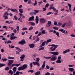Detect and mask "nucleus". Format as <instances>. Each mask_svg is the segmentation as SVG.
Here are the masks:
<instances>
[{
	"mask_svg": "<svg viewBox=\"0 0 75 75\" xmlns=\"http://www.w3.org/2000/svg\"><path fill=\"white\" fill-rule=\"evenodd\" d=\"M27 64H23L22 66L21 67H19L18 68V70L19 71H20V70H24V69H27Z\"/></svg>",
	"mask_w": 75,
	"mask_h": 75,
	"instance_id": "1",
	"label": "nucleus"
},
{
	"mask_svg": "<svg viewBox=\"0 0 75 75\" xmlns=\"http://www.w3.org/2000/svg\"><path fill=\"white\" fill-rule=\"evenodd\" d=\"M36 61L37 62H33V64L34 65H37L38 66H40V64H39V61H40V59L38 58H36Z\"/></svg>",
	"mask_w": 75,
	"mask_h": 75,
	"instance_id": "2",
	"label": "nucleus"
},
{
	"mask_svg": "<svg viewBox=\"0 0 75 75\" xmlns=\"http://www.w3.org/2000/svg\"><path fill=\"white\" fill-rule=\"evenodd\" d=\"M53 9L54 11H55L56 13H58V10H56V8L53 6H50L49 8V10Z\"/></svg>",
	"mask_w": 75,
	"mask_h": 75,
	"instance_id": "3",
	"label": "nucleus"
},
{
	"mask_svg": "<svg viewBox=\"0 0 75 75\" xmlns=\"http://www.w3.org/2000/svg\"><path fill=\"white\" fill-rule=\"evenodd\" d=\"M57 59V57L56 56H54L52 57L50 59V61H56Z\"/></svg>",
	"mask_w": 75,
	"mask_h": 75,
	"instance_id": "4",
	"label": "nucleus"
},
{
	"mask_svg": "<svg viewBox=\"0 0 75 75\" xmlns=\"http://www.w3.org/2000/svg\"><path fill=\"white\" fill-rule=\"evenodd\" d=\"M8 65H11V64L13 63V61H14L13 60H8Z\"/></svg>",
	"mask_w": 75,
	"mask_h": 75,
	"instance_id": "5",
	"label": "nucleus"
},
{
	"mask_svg": "<svg viewBox=\"0 0 75 75\" xmlns=\"http://www.w3.org/2000/svg\"><path fill=\"white\" fill-rule=\"evenodd\" d=\"M34 16H33L29 18L28 21H34Z\"/></svg>",
	"mask_w": 75,
	"mask_h": 75,
	"instance_id": "6",
	"label": "nucleus"
},
{
	"mask_svg": "<svg viewBox=\"0 0 75 75\" xmlns=\"http://www.w3.org/2000/svg\"><path fill=\"white\" fill-rule=\"evenodd\" d=\"M40 21L42 23H45L46 20L44 18H41L40 20Z\"/></svg>",
	"mask_w": 75,
	"mask_h": 75,
	"instance_id": "7",
	"label": "nucleus"
},
{
	"mask_svg": "<svg viewBox=\"0 0 75 75\" xmlns=\"http://www.w3.org/2000/svg\"><path fill=\"white\" fill-rule=\"evenodd\" d=\"M54 34H56V35H57L58 37H59V32H56L55 30H54L53 31Z\"/></svg>",
	"mask_w": 75,
	"mask_h": 75,
	"instance_id": "8",
	"label": "nucleus"
},
{
	"mask_svg": "<svg viewBox=\"0 0 75 75\" xmlns=\"http://www.w3.org/2000/svg\"><path fill=\"white\" fill-rule=\"evenodd\" d=\"M18 43L19 44H21L22 45H23V44L25 43V40H21V41L19 42Z\"/></svg>",
	"mask_w": 75,
	"mask_h": 75,
	"instance_id": "9",
	"label": "nucleus"
},
{
	"mask_svg": "<svg viewBox=\"0 0 75 75\" xmlns=\"http://www.w3.org/2000/svg\"><path fill=\"white\" fill-rule=\"evenodd\" d=\"M52 54L54 55H59V52H53Z\"/></svg>",
	"mask_w": 75,
	"mask_h": 75,
	"instance_id": "10",
	"label": "nucleus"
},
{
	"mask_svg": "<svg viewBox=\"0 0 75 75\" xmlns=\"http://www.w3.org/2000/svg\"><path fill=\"white\" fill-rule=\"evenodd\" d=\"M47 42V41H45L43 42L42 44L39 47L40 48H41V47H42L44 46H45V43Z\"/></svg>",
	"mask_w": 75,
	"mask_h": 75,
	"instance_id": "11",
	"label": "nucleus"
},
{
	"mask_svg": "<svg viewBox=\"0 0 75 75\" xmlns=\"http://www.w3.org/2000/svg\"><path fill=\"white\" fill-rule=\"evenodd\" d=\"M70 50L69 49H68L67 50H66L63 52V54H65V53H67L68 52H70Z\"/></svg>",
	"mask_w": 75,
	"mask_h": 75,
	"instance_id": "12",
	"label": "nucleus"
},
{
	"mask_svg": "<svg viewBox=\"0 0 75 75\" xmlns=\"http://www.w3.org/2000/svg\"><path fill=\"white\" fill-rule=\"evenodd\" d=\"M35 45L34 44H32L29 45V47L31 48H33L34 47Z\"/></svg>",
	"mask_w": 75,
	"mask_h": 75,
	"instance_id": "13",
	"label": "nucleus"
},
{
	"mask_svg": "<svg viewBox=\"0 0 75 75\" xmlns=\"http://www.w3.org/2000/svg\"><path fill=\"white\" fill-rule=\"evenodd\" d=\"M4 42L5 44H11V43H12V42L10 40H9L7 42L6 41H4Z\"/></svg>",
	"mask_w": 75,
	"mask_h": 75,
	"instance_id": "14",
	"label": "nucleus"
},
{
	"mask_svg": "<svg viewBox=\"0 0 75 75\" xmlns=\"http://www.w3.org/2000/svg\"><path fill=\"white\" fill-rule=\"evenodd\" d=\"M36 23L37 24L38 23V21H39V19H38V17L36 16L35 18Z\"/></svg>",
	"mask_w": 75,
	"mask_h": 75,
	"instance_id": "15",
	"label": "nucleus"
},
{
	"mask_svg": "<svg viewBox=\"0 0 75 75\" xmlns=\"http://www.w3.org/2000/svg\"><path fill=\"white\" fill-rule=\"evenodd\" d=\"M10 10L11 11H13V12H15V11H16V13H17V12H18V11L16 9H14L13 8H11L10 9Z\"/></svg>",
	"mask_w": 75,
	"mask_h": 75,
	"instance_id": "16",
	"label": "nucleus"
},
{
	"mask_svg": "<svg viewBox=\"0 0 75 75\" xmlns=\"http://www.w3.org/2000/svg\"><path fill=\"white\" fill-rule=\"evenodd\" d=\"M51 23L52 22L51 21H48V23H47V24L48 25H49L47 26V27H50L51 25Z\"/></svg>",
	"mask_w": 75,
	"mask_h": 75,
	"instance_id": "17",
	"label": "nucleus"
},
{
	"mask_svg": "<svg viewBox=\"0 0 75 75\" xmlns=\"http://www.w3.org/2000/svg\"><path fill=\"white\" fill-rule=\"evenodd\" d=\"M17 38L16 36H11L10 40H13L16 39V38Z\"/></svg>",
	"mask_w": 75,
	"mask_h": 75,
	"instance_id": "18",
	"label": "nucleus"
},
{
	"mask_svg": "<svg viewBox=\"0 0 75 75\" xmlns=\"http://www.w3.org/2000/svg\"><path fill=\"white\" fill-rule=\"evenodd\" d=\"M51 46H52V47H54V48L55 49H56L57 48V47H58L59 45L52 44V45Z\"/></svg>",
	"mask_w": 75,
	"mask_h": 75,
	"instance_id": "19",
	"label": "nucleus"
},
{
	"mask_svg": "<svg viewBox=\"0 0 75 75\" xmlns=\"http://www.w3.org/2000/svg\"><path fill=\"white\" fill-rule=\"evenodd\" d=\"M34 74L35 75H40L41 74V71H37L36 72L34 73Z\"/></svg>",
	"mask_w": 75,
	"mask_h": 75,
	"instance_id": "20",
	"label": "nucleus"
},
{
	"mask_svg": "<svg viewBox=\"0 0 75 75\" xmlns=\"http://www.w3.org/2000/svg\"><path fill=\"white\" fill-rule=\"evenodd\" d=\"M68 69L69 70V71H70L71 72H73L75 69L73 68H69Z\"/></svg>",
	"mask_w": 75,
	"mask_h": 75,
	"instance_id": "21",
	"label": "nucleus"
},
{
	"mask_svg": "<svg viewBox=\"0 0 75 75\" xmlns=\"http://www.w3.org/2000/svg\"><path fill=\"white\" fill-rule=\"evenodd\" d=\"M29 24H30L31 25H32V26H34L35 25V24L34 22H29Z\"/></svg>",
	"mask_w": 75,
	"mask_h": 75,
	"instance_id": "22",
	"label": "nucleus"
},
{
	"mask_svg": "<svg viewBox=\"0 0 75 75\" xmlns=\"http://www.w3.org/2000/svg\"><path fill=\"white\" fill-rule=\"evenodd\" d=\"M25 55L22 54L21 55V57H20V59H24V58H25Z\"/></svg>",
	"mask_w": 75,
	"mask_h": 75,
	"instance_id": "23",
	"label": "nucleus"
},
{
	"mask_svg": "<svg viewBox=\"0 0 75 75\" xmlns=\"http://www.w3.org/2000/svg\"><path fill=\"white\" fill-rule=\"evenodd\" d=\"M6 15H7V16H8L9 15V14L8 13H7L6 12H5L3 14V17L4 16H6Z\"/></svg>",
	"mask_w": 75,
	"mask_h": 75,
	"instance_id": "24",
	"label": "nucleus"
},
{
	"mask_svg": "<svg viewBox=\"0 0 75 75\" xmlns=\"http://www.w3.org/2000/svg\"><path fill=\"white\" fill-rule=\"evenodd\" d=\"M56 62L57 64H61V61L60 60H57L56 61Z\"/></svg>",
	"mask_w": 75,
	"mask_h": 75,
	"instance_id": "25",
	"label": "nucleus"
},
{
	"mask_svg": "<svg viewBox=\"0 0 75 75\" xmlns=\"http://www.w3.org/2000/svg\"><path fill=\"white\" fill-rule=\"evenodd\" d=\"M14 74H15V72H16V67H14L13 68Z\"/></svg>",
	"mask_w": 75,
	"mask_h": 75,
	"instance_id": "26",
	"label": "nucleus"
},
{
	"mask_svg": "<svg viewBox=\"0 0 75 75\" xmlns=\"http://www.w3.org/2000/svg\"><path fill=\"white\" fill-rule=\"evenodd\" d=\"M36 13L35 12H31L30 13V15H31L32 16H34V15H35L36 14Z\"/></svg>",
	"mask_w": 75,
	"mask_h": 75,
	"instance_id": "27",
	"label": "nucleus"
},
{
	"mask_svg": "<svg viewBox=\"0 0 75 75\" xmlns=\"http://www.w3.org/2000/svg\"><path fill=\"white\" fill-rule=\"evenodd\" d=\"M36 57H37V55L36 54H34L32 56V58L34 59V58H35Z\"/></svg>",
	"mask_w": 75,
	"mask_h": 75,
	"instance_id": "28",
	"label": "nucleus"
},
{
	"mask_svg": "<svg viewBox=\"0 0 75 75\" xmlns=\"http://www.w3.org/2000/svg\"><path fill=\"white\" fill-rule=\"evenodd\" d=\"M19 11L21 13H24V11H23V9H19Z\"/></svg>",
	"mask_w": 75,
	"mask_h": 75,
	"instance_id": "29",
	"label": "nucleus"
},
{
	"mask_svg": "<svg viewBox=\"0 0 75 75\" xmlns=\"http://www.w3.org/2000/svg\"><path fill=\"white\" fill-rule=\"evenodd\" d=\"M6 65L5 64H0V68H1V67H4V66H5Z\"/></svg>",
	"mask_w": 75,
	"mask_h": 75,
	"instance_id": "30",
	"label": "nucleus"
},
{
	"mask_svg": "<svg viewBox=\"0 0 75 75\" xmlns=\"http://www.w3.org/2000/svg\"><path fill=\"white\" fill-rule=\"evenodd\" d=\"M8 73H9V74H11V75H12L13 74V71H12V70H10L8 72Z\"/></svg>",
	"mask_w": 75,
	"mask_h": 75,
	"instance_id": "31",
	"label": "nucleus"
},
{
	"mask_svg": "<svg viewBox=\"0 0 75 75\" xmlns=\"http://www.w3.org/2000/svg\"><path fill=\"white\" fill-rule=\"evenodd\" d=\"M58 25L59 27H60V26H61L62 25V23L59 22L58 23Z\"/></svg>",
	"mask_w": 75,
	"mask_h": 75,
	"instance_id": "32",
	"label": "nucleus"
},
{
	"mask_svg": "<svg viewBox=\"0 0 75 75\" xmlns=\"http://www.w3.org/2000/svg\"><path fill=\"white\" fill-rule=\"evenodd\" d=\"M20 71H16V74H13V75H18L19 74H20Z\"/></svg>",
	"mask_w": 75,
	"mask_h": 75,
	"instance_id": "33",
	"label": "nucleus"
},
{
	"mask_svg": "<svg viewBox=\"0 0 75 75\" xmlns=\"http://www.w3.org/2000/svg\"><path fill=\"white\" fill-rule=\"evenodd\" d=\"M16 29L17 30V31H19V30H20V27L19 26L17 25L16 26Z\"/></svg>",
	"mask_w": 75,
	"mask_h": 75,
	"instance_id": "34",
	"label": "nucleus"
},
{
	"mask_svg": "<svg viewBox=\"0 0 75 75\" xmlns=\"http://www.w3.org/2000/svg\"><path fill=\"white\" fill-rule=\"evenodd\" d=\"M28 72H31V73H33V72H34V70H30L28 71Z\"/></svg>",
	"mask_w": 75,
	"mask_h": 75,
	"instance_id": "35",
	"label": "nucleus"
},
{
	"mask_svg": "<svg viewBox=\"0 0 75 75\" xmlns=\"http://www.w3.org/2000/svg\"><path fill=\"white\" fill-rule=\"evenodd\" d=\"M4 17V18L5 20H7L8 19V18L7 16H3Z\"/></svg>",
	"mask_w": 75,
	"mask_h": 75,
	"instance_id": "36",
	"label": "nucleus"
},
{
	"mask_svg": "<svg viewBox=\"0 0 75 75\" xmlns=\"http://www.w3.org/2000/svg\"><path fill=\"white\" fill-rule=\"evenodd\" d=\"M41 33L42 34H45V30H43L41 31Z\"/></svg>",
	"mask_w": 75,
	"mask_h": 75,
	"instance_id": "37",
	"label": "nucleus"
},
{
	"mask_svg": "<svg viewBox=\"0 0 75 75\" xmlns=\"http://www.w3.org/2000/svg\"><path fill=\"white\" fill-rule=\"evenodd\" d=\"M52 41V39H48L47 40V41L49 43L51 42Z\"/></svg>",
	"mask_w": 75,
	"mask_h": 75,
	"instance_id": "38",
	"label": "nucleus"
},
{
	"mask_svg": "<svg viewBox=\"0 0 75 75\" xmlns=\"http://www.w3.org/2000/svg\"><path fill=\"white\" fill-rule=\"evenodd\" d=\"M54 25H57V22L56 21H55L54 23Z\"/></svg>",
	"mask_w": 75,
	"mask_h": 75,
	"instance_id": "39",
	"label": "nucleus"
},
{
	"mask_svg": "<svg viewBox=\"0 0 75 75\" xmlns=\"http://www.w3.org/2000/svg\"><path fill=\"white\" fill-rule=\"evenodd\" d=\"M66 25V23H65L64 24H63L62 26H61V27L62 28H64V27L65 26V25Z\"/></svg>",
	"mask_w": 75,
	"mask_h": 75,
	"instance_id": "40",
	"label": "nucleus"
},
{
	"mask_svg": "<svg viewBox=\"0 0 75 75\" xmlns=\"http://www.w3.org/2000/svg\"><path fill=\"white\" fill-rule=\"evenodd\" d=\"M27 30V28H23L22 29V30L24 31L25 30Z\"/></svg>",
	"mask_w": 75,
	"mask_h": 75,
	"instance_id": "41",
	"label": "nucleus"
},
{
	"mask_svg": "<svg viewBox=\"0 0 75 75\" xmlns=\"http://www.w3.org/2000/svg\"><path fill=\"white\" fill-rule=\"evenodd\" d=\"M41 35V33L39 32L38 34L36 36V37H39V36H40Z\"/></svg>",
	"mask_w": 75,
	"mask_h": 75,
	"instance_id": "42",
	"label": "nucleus"
},
{
	"mask_svg": "<svg viewBox=\"0 0 75 75\" xmlns=\"http://www.w3.org/2000/svg\"><path fill=\"white\" fill-rule=\"evenodd\" d=\"M2 60L3 61V62H4V61H7V59L6 58H2Z\"/></svg>",
	"mask_w": 75,
	"mask_h": 75,
	"instance_id": "43",
	"label": "nucleus"
},
{
	"mask_svg": "<svg viewBox=\"0 0 75 75\" xmlns=\"http://www.w3.org/2000/svg\"><path fill=\"white\" fill-rule=\"evenodd\" d=\"M44 50V47H42L41 48L39 49V50L41 51V50Z\"/></svg>",
	"mask_w": 75,
	"mask_h": 75,
	"instance_id": "44",
	"label": "nucleus"
},
{
	"mask_svg": "<svg viewBox=\"0 0 75 75\" xmlns=\"http://www.w3.org/2000/svg\"><path fill=\"white\" fill-rule=\"evenodd\" d=\"M37 38L36 40V42H38V41H40V38L38 37H36Z\"/></svg>",
	"mask_w": 75,
	"mask_h": 75,
	"instance_id": "45",
	"label": "nucleus"
},
{
	"mask_svg": "<svg viewBox=\"0 0 75 75\" xmlns=\"http://www.w3.org/2000/svg\"><path fill=\"white\" fill-rule=\"evenodd\" d=\"M42 3H43V2L42 1L39 2H38V3L39 4L38 5L39 6H41V4H42Z\"/></svg>",
	"mask_w": 75,
	"mask_h": 75,
	"instance_id": "46",
	"label": "nucleus"
},
{
	"mask_svg": "<svg viewBox=\"0 0 75 75\" xmlns=\"http://www.w3.org/2000/svg\"><path fill=\"white\" fill-rule=\"evenodd\" d=\"M48 6H49V4L48 3H47L46 4V5L45 6V7L46 8H48Z\"/></svg>",
	"mask_w": 75,
	"mask_h": 75,
	"instance_id": "47",
	"label": "nucleus"
},
{
	"mask_svg": "<svg viewBox=\"0 0 75 75\" xmlns=\"http://www.w3.org/2000/svg\"><path fill=\"white\" fill-rule=\"evenodd\" d=\"M8 59H14V58L13 57H8Z\"/></svg>",
	"mask_w": 75,
	"mask_h": 75,
	"instance_id": "48",
	"label": "nucleus"
},
{
	"mask_svg": "<svg viewBox=\"0 0 75 75\" xmlns=\"http://www.w3.org/2000/svg\"><path fill=\"white\" fill-rule=\"evenodd\" d=\"M9 67H6L5 69V71H8V70H9Z\"/></svg>",
	"mask_w": 75,
	"mask_h": 75,
	"instance_id": "49",
	"label": "nucleus"
},
{
	"mask_svg": "<svg viewBox=\"0 0 75 75\" xmlns=\"http://www.w3.org/2000/svg\"><path fill=\"white\" fill-rule=\"evenodd\" d=\"M53 28L56 30H58V28L57 27H54Z\"/></svg>",
	"mask_w": 75,
	"mask_h": 75,
	"instance_id": "50",
	"label": "nucleus"
},
{
	"mask_svg": "<svg viewBox=\"0 0 75 75\" xmlns=\"http://www.w3.org/2000/svg\"><path fill=\"white\" fill-rule=\"evenodd\" d=\"M13 17L16 20H17V19H18V18L16 16H14Z\"/></svg>",
	"mask_w": 75,
	"mask_h": 75,
	"instance_id": "51",
	"label": "nucleus"
},
{
	"mask_svg": "<svg viewBox=\"0 0 75 75\" xmlns=\"http://www.w3.org/2000/svg\"><path fill=\"white\" fill-rule=\"evenodd\" d=\"M53 14V13H52V12H49L48 13H47L46 14V15H50V14Z\"/></svg>",
	"mask_w": 75,
	"mask_h": 75,
	"instance_id": "52",
	"label": "nucleus"
},
{
	"mask_svg": "<svg viewBox=\"0 0 75 75\" xmlns=\"http://www.w3.org/2000/svg\"><path fill=\"white\" fill-rule=\"evenodd\" d=\"M34 11H35V13H39V10H34Z\"/></svg>",
	"mask_w": 75,
	"mask_h": 75,
	"instance_id": "53",
	"label": "nucleus"
},
{
	"mask_svg": "<svg viewBox=\"0 0 75 75\" xmlns=\"http://www.w3.org/2000/svg\"><path fill=\"white\" fill-rule=\"evenodd\" d=\"M67 4L69 6V8H71V7H72L71 4Z\"/></svg>",
	"mask_w": 75,
	"mask_h": 75,
	"instance_id": "54",
	"label": "nucleus"
},
{
	"mask_svg": "<svg viewBox=\"0 0 75 75\" xmlns=\"http://www.w3.org/2000/svg\"><path fill=\"white\" fill-rule=\"evenodd\" d=\"M33 29V27L31 26L29 28V30H32Z\"/></svg>",
	"mask_w": 75,
	"mask_h": 75,
	"instance_id": "55",
	"label": "nucleus"
},
{
	"mask_svg": "<svg viewBox=\"0 0 75 75\" xmlns=\"http://www.w3.org/2000/svg\"><path fill=\"white\" fill-rule=\"evenodd\" d=\"M62 33H63L64 34H65V30H64L63 29H62Z\"/></svg>",
	"mask_w": 75,
	"mask_h": 75,
	"instance_id": "56",
	"label": "nucleus"
},
{
	"mask_svg": "<svg viewBox=\"0 0 75 75\" xmlns=\"http://www.w3.org/2000/svg\"><path fill=\"white\" fill-rule=\"evenodd\" d=\"M37 4V1L35 0V3L34 4V6H36Z\"/></svg>",
	"mask_w": 75,
	"mask_h": 75,
	"instance_id": "57",
	"label": "nucleus"
},
{
	"mask_svg": "<svg viewBox=\"0 0 75 75\" xmlns=\"http://www.w3.org/2000/svg\"><path fill=\"white\" fill-rule=\"evenodd\" d=\"M30 69H32V68L33 67V63H31L30 64Z\"/></svg>",
	"mask_w": 75,
	"mask_h": 75,
	"instance_id": "58",
	"label": "nucleus"
},
{
	"mask_svg": "<svg viewBox=\"0 0 75 75\" xmlns=\"http://www.w3.org/2000/svg\"><path fill=\"white\" fill-rule=\"evenodd\" d=\"M42 10L43 11H46V8L45 7V8H42Z\"/></svg>",
	"mask_w": 75,
	"mask_h": 75,
	"instance_id": "59",
	"label": "nucleus"
},
{
	"mask_svg": "<svg viewBox=\"0 0 75 75\" xmlns=\"http://www.w3.org/2000/svg\"><path fill=\"white\" fill-rule=\"evenodd\" d=\"M74 66V64L69 65V67H73Z\"/></svg>",
	"mask_w": 75,
	"mask_h": 75,
	"instance_id": "60",
	"label": "nucleus"
},
{
	"mask_svg": "<svg viewBox=\"0 0 75 75\" xmlns=\"http://www.w3.org/2000/svg\"><path fill=\"white\" fill-rule=\"evenodd\" d=\"M45 68V65L43 64L42 66V69H44Z\"/></svg>",
	"mask_w": 75,
	"mask_h": 75,
	"instance_id": "61",
	"label": "nucleus"
},
{
	"mask_svg": "<svg viewBox=\"0 0 75 75\" xmlns=\"http://www.w3.org/2000/svg\"><path fill=\"white\" fill-rule=\"evenodd\" d=\"M13 32L14 33H17V30L16 29H14L13 30Z\"/></svg>",
	"mask_w": 75,
	"mask_h": 75,
	"instance_id": "62",
	"label": "nucleus"
},
{
	"mask_svg": "<svg viewBox=\"0 0 75 75\" xmlns=\"http://www.w3.org/2000/svg\"><path fill=\"white\" fill-rule=\"evenodd\" d=\"M45 75H50V73L49 72H47L46 73V74H45Z\"/></svg>",
	"mask_w": 75,
	"mask_h": 75,
	"instance_id": "63",
	"label": "nucleus"
},
{
	"mask_svg": "<svg viewBox=\"0 0 75 75\" xmlns=\"http://www.w3.org/2000/svg\"><path fill=\"white\" fill-rule=\"evenodd\" d=\"M71 37H75V35L74 34H71L70 35Z\"/></svg>",
	"mask_w": 75,
	"mask_h": 75,
	"instance_id": "64",
	"label": "nucleus"
}]
</instances>
